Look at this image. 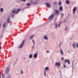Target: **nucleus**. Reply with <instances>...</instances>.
Masks as SVG:
<instances>
[{
    "instance_id": "f257e3e1",
    "label": "nucleus",
    "mask_w": 78,
    "mask_h": 78,
    "mask_svg": "<svg viewBox=\"0 0 78 78\" xmlns=\"http://www.w3.org/2000/svg\"><path fill=\"white\" fill-rule=\"evenodd\" d=\"M24 43H25V41H23L22 43L20 44V45L19 46L20 48H22L23 47V45H24Z\"/></svg>"
},
{
    "instance_id": "f03ea898",
    "label": "nucleus",
    "mask_w": 78,
    "mask_h": 78,
    "mask_svg": "<svg viewBox=\"0 0 78 78\" xmlns=\"http://www.w3.org/2000/svg\"><path fill=\"white\" fill-rule=\"evenodd\" d=\"M54 16V15L53 14L50 16L49 18H48V19L49 20H51L52 19H53V17Z\"/></svg>"
},
{
    "instance_id": "7ed1b4c3",
    "label": "nucleus",
    "mask_w": 78,
    "mask_h": 78,
    "mask_svg": "<svg viewBox=\"0 0 78 78\" xmlns=\"http://www.w3.org/2000/svg\"><path fill=\"white\" fill-rule=\"evenodd\" d=\"M55 66H58V67H60V66H61V63L60 62H56Z\"/></svg>"
},
{
    "instance_id": "20e7f679",
    "label": "nucleus",
    "mask_w": 78,
    "mask_h": 78,
    "mask_svg": "<svg viewBox=\"0 0 78 78\" xmlns=\"http://www.w3.org/2000/svg\"><path fill=\"white\" fill-rule=\"evenodd\" d=\"M55 14L57 15H59V11L57 10H55Z\"/></svg>"
},
{
    "instance_id": "39448f33",
    "label": "nucleus",
    "mask_w": 78,
    "mask_h": 78,
    "mask_svg": "<svg viewBox=\"0 0 78 78\" xmlns=\"http://www.w3.org/2000/svg\"><path fill=\"white\" fill-rule=\"evenodd\" d=\"M9 70H10L9 68L8 67L7 68L5 72L6 74L8 73H9Z\"/></svg>"
},
{
    "instance_id": "423d86ee",
    "label": "nucleus",
    "mask_w": 78,
    "mask_h": 78,
    "mask_svg": "<svg viewBox=\"0 0 78 78\" xmlns=\"http://www.w3.org/2000/svg\"><path fill=\"white\" fill-rule=\"evenodd\" d=\"M76 10V7H74L73 9V14L75 12V11Z\"/></svg>"
},
{
    "instance_id": "0eeeda50",
    "label": "nucleus",
    "mask_w": 78,
    "mask_h": 78,
    "mask_svg": "<svg viewBox=\"0 0 78 78\" xmlns=\"http://www.w3.org/2000/svg\"><path fill=\"white\" fill-rule=\"evenodd\" d=\"M44 38L45 40H48V38L47 37V36L45 35L44 36Z\"/></svg>"
},
{
    "instance_id": "6e6552de",
    "label": "nucleus",
    "mask_w": 78,
    "mask_h": 78,
    "mask_svg": "<svg viewBox=\"0 0 78 78\" xmlns=\"http://www.w3.org/2000/svg\"><path fill=\"white\" fill-rule=\"evenodd\" d=\"M37 57V55L36 54H35L34 55V59H36Z\"/></svg>"
},
{
    "instance_id": "1a4fd4ad",
    "label": "nucleus",
    "mask_w": 78,
    "mask_h": 78,
    "mask_svg": "<svg viewBox=\"0 0 78 78\" xmlns=\"http://www.w3.org/2000/svg\"><path fill=\"white\" fill-rule=\"evenodd\" d=\"M66 3L67 4V5H69L70 3V1L69 0H67L66 1Z\"/></svg>"
},
{
    "instance_id": "9d476101",
    "label": "nucleus",
    "mask_w": 78,
    "mask_h": 78,
    "mask_svg": "<svg viewBox=\"0 0 78 78\" xmlns=\"http://www.w3.org/2000/svg\"><path fill=\"white\" fill-rule=\"evenodd\" d=\"M65 62H68V63L69 64H70V62L69 61V60H66L65 61Z\"/></svg>"
},
{
    "instance_id": "9b49d317",
    "label": "nucleus",
    "mask_w": 78,
    "mask_h": 78,
    "mask_svg": "<svg viewBox=\"0 0 78 78\" xmlns=\"http://www.w3.org/2000/svg\"><path fill=\"white\" fill-rule=\"evenodd\" d=\"M46 5L48 7V8H50V4H49V3H46Z\"/></svg>"
},
{
    "instance_id": "f8f14e48",
    "label": "nucleus",
    "mask_w": 78,
    "mask_h": 78,
    "mask_svg": "<svg viewBox=\"0 0 78 78\" xmlns=\"http://www.w3.org/2000/svg\"><path fill=\"white\" fill-rule=\"evenodd\" d=\"M62 9H63L62 8V6H60L59 8V10L60 11H62Z\"/></svg>"
},
{
    "instance_id": "ddd939ff",
    "label": "nucleus",
    "mask_w": 78,
    "mask_h": 78,
    "mask_svg": "<svg viewBox=\"0 0 78 78\" xmlns=\"http://www.w3.org/2000/svg\"><path fill=\"white\" fill-rule=\"evenodd\" d=\"M20 9H18L17 10H16V13L17 14V13H18V12H19V11H20Z\"/></svg>"
},
{
    "instance_id": "4468645a",
    "label": "nucleus",
    "mask_w": 78,
    "mask_h": 78,
    "mask_svg": "<svg viewBox=\"0 0 78 78\" xmlns=\"http://www.w3.org/2000/svg\"><path fill=\"white\" fill-rule=\"evenodd\" d=\"M34 35H32L31 36H30V39H32L33 37H34Z\"/></svg>"
},
{
    "instance_id": "2eb2a0df",
    "label": "nucleus",
    "mask_w": 78,
    "mask_h": 78,
    "mask_svg": "<svg viewBox=\"0 0 78 78\" xmlns=\"http://www.w3.org/2000/svg\"><path fill=\"white\" fill-rule=\"evenodd\" d=\"M60 51L61 52V54L62 55H64V53L63 52V51H62V49H60Z\"/></svg>"
},
{
    "instance_id": "dca6fc26",
    "label": "nucleus",
    "mask_w": 78,
    "mask_h": 78,
    "mask_svg": "<svg viewBox=\"0 0 78 78\" xmlns=\"http://www.w3.org/2000/svg\"><path fill=\"white\" fill-rule=\"evenodd\" d=\"M33 57V55L32 54H30L29 55V58H32Z\"/></svg>"
},
{
    "instance_id": "f3484780",
    "label": "nucleus",
    "mask_w": 78,
    "mask_h": 78,
    "mask_svg": "<svg viewBox=\"0 0 78 78\" xmlns=\"http://www.w3.org/2000/svg\"><path fill=\"white\" fill-rule=\"evenodd\" d=\"M0 11H1V12H2L3 11V9L2 8H1L0 9Z\"/></svg>"
},
{
    "instance_id": "a211bd4d",
    "label": "nucleus",
    "mask_w": 78,
    "mask_h": 78,
    "mask_svg": "<svg viewBox=\"0 0 78 78\" xmlns=\"http://www.w3.org/2000/svg\"><path fill=\"white\" fill-rule=\"evenodd\" d=\"M73 47L74 48H75L76 44H73Z\"/></svg>"
},
{
    "instance_id": "6ab92c4d",
    "label": "nucleus",
    "mask_w": 78,
    "mask_h": 78,
    "mask_svg": "<svg viewBox=\"0 0 78 78\" xmlns=\"http://www.w3.org/2000/svg\"><path fill=\"white\" fill-rule=\"evenodd\" d=\"M5 25H6V23H4V24L3 25V27L4 28H5Z\"/></svg>"
},
{
    "instance_id": "aec40b11",
    "label": "nucleus",
    "mask_w": 78,
    "mask_h": 78,
    "mask_svg": "<svg viewBox=\"0 0 78 78\" xmlns=\"http://www.w3.org/2000/svg\"><path fill=\"white\" fill-rule=\"evenodd\" d=\"M45 69L46 70H50V69H49V68H48V67H46L45 68Z\"/></svg>"
},
{
    "instance_id": "412c9836",
    "label": "nucleus",
    "mask_w": 78,
    "mask_h": 78,
    "mask_svg": "<svg viewBox=\"0 0 78 78\" xmlns=\"http://www.w3.org/2000/svg\"><path fill=\"white\" fill-rule=\"evenodd\" d=\"M7 22L8 23H9V22H10V19H9V18L7 20Z\"/></svg>"
},
{
    "instance_id": "4be33fe9",
    "label": "nucleus",
    "mask_w": 78,
    "mask_h": 78,
    "mask_svg": "<svg viewBox=\"0 0 78 78\" xmlns=\"http://www.w3.org/2000/svg\"><path fill=\"white\" fill-rule=\"evenodd\" d=\"M2 78H5V75L3 74H2Z\"/></svg>"
},
{
    "instance_id": "5701e85b",
    "label": "nucleus",
    "mask_w": 78,
    "mask_h": 78,
    "mask_svg": "<svg viewBox=\"0 0 78 78\" xmlns=\"http://www.w3.org/2000/svg\"><path fill=\"white\" fill-rule=\"evenodd\" d=\"M16 12V11L13 10L12 11V13H15Z\"/></svg>"
},
{
    "instance_id": "b1692460",
    "label": "nucleus",
    "mask_w": 78,
    "mask_h": 78,
    "mask_svg": "<svg viewBox=\"0 0 78 78\" xmlns=\"http://www.w3.org/2000/svg\"><path fill=\"white\" fill-rule=\"evenodd\" d=\"M61 23H62V22H60V23L58 25V27H59V26H60Z\"/></svg>"
},
{
    "instance_id": "393cba45",
    "label": "nucleus",
    "mask_w": 78,
    "mask_h": 78,
    "mask_svg": "<svg viewBox=\"0 0 78 78\" xmlns=\"http://www.w3.org/2000/svg\"><path fill=\"white\" fill-rule=\"evenodd\" d=\"M27 6H30V3H27Z\"/></svg>"
},
{
    "instance_id": "a878e982",
    "label": "nucleus",
    "mask_w": 78,
    "mask_h": 78,
    "mask_svg": "<svg viewBox=\"0 0 78 78\" xmlns=\"http://www.w3.org/2000/svg\"><path fill=\"white\" fill-rule=\"evenodd\" d=\"M59 5H61V2H59Z\"/></svg>"
},
{
    "instance_id": "bb28decb",
    "label": "nucleus",
    "mask_w": 78,
    "mask_h": 78,
    "mask_svg": "<svg viewBox=\"0 0 78 78\" xmlns=\"http://www.w3.org/2000/svg\"><path fill=\"white\" fill-rule=\"evenodd\" d=\"M32 41H33V44H35V43L34 42V40H32Z\"/></svg>"
},
{
    "instance_id": "cd10ccee",
    "label": "nucleus",
    "mask_w": 78,
    "mask_h": 78,
    "mask_svg": "<svg viewBox=\"0 0 78 78\" xmlns=\"http://www.w3.org/2000/svg\"><path fill=\"white\" fill-rule=\"evenodd\" d=\"M49 51H48V50H47L46 51V52L47 53H49Z\"/></svg>"
},
{
    "instance_id": "c85d7f7f",
    "label": "nucleus",
    "mask_w": 78,
    "mask_h": 78,
    "mask_svg": "<svg viewBox=\"0 0 78 78\" xmlns=\"http://www.w3.org/2000/svg\"><path fill=\"white\" fill-rule=\"evenodd\" d=\"M64 68H66V65H65V64H64Z\"/></svg>"
},
{
    "instance_id": "c756f323",
    "label": "nucleus",
    "mask_w": 78,
    "mask_h": 78,
    "mask_svg": "<svg viewBox=\"0 0 78 78\" xmlns=\"http://www.w3.org/2000/svg\"><path fill=\"white\" fill-rule=\"evenodd\" d=\"M44 75L45 76H46V73L45 72H44Z\"/></svg>"
},
{
    "instance_id": "7c9ffc66",
    "label": "nucleus",
    "mask_w": 78,
    "mask_h": 78,
    "mask_svg": "<svg viewBox=\"0 0 78 78\" xmlns=\"http://www.w3.org/2000/svg\"><path fill=\"white\" fill-rule=\"evenodd\" d=\"M54 5H56L57 4V2H55L54 3Z\"/></svg>"
},
{
    "instance_id": "2f4dec72",
    "label": "nucleus",
    "mask_w": 78,
    "mask_h": 78,
    "mask_svg": "<svg viewBox=\"0 0 78 78\" xmlns=\"http://www.w3.org/2000/svg\"><path fill=\"white\" fill-rule=\"evenodd\" d=\"M63 16H64V14H61V16L62 17Z\"/></svg>"
},
{
    "instance_id": "473e14b6",
    "label": "nucleus",
    "mask_w": 78,
    "mask_h": 78,
    "mask_svg": "<svg viewBox=\"0 0 78 78\" xmlns=\"http://www.w3.org/2000/svg\"><path fill=\"white\" fill-rule=\"evenodd\" d=\"M34 48V46H32V48H33H33Z\"/></svg>"
},
{
    "instance_id": "72a5a7b5",
    "label": "nucleus",
    "mask_w": 78,
    "mask_h": 78,
    "mask_svg": "<svg viewBox=\"0 0 78 78\" xmlns=\"http://www.w3.org/2000/svg\"><path fill=\"white\" fill-rule=\"evenodd\" d=\"M61 59L62 60H64V58H62Z\"/></svg>"
},
{
    "instance_id": "f704fd0d",
    "label": "nucleus",
    "mask_w": 78,
    "mask_h": 78,
    "mask_svg": "<svg viewBox=\"0 0 78 78\" xmlns=\"http://www.w3.org/2000/svg\"><path fill=\"white\" fill-rule=\"evenodd\" d=\"M23 2H25L26 1V0H22Z\"/></svg>"
},
{
    "instance_id": "c9c22d12",
    "label": "nucleus",
    "mask_w": 78,
    "mask_h": 78,
    "mask_svg": "<svg viewBox=\"0 0 78 78\" xmlns=\"http://www.w3.org/2000/svg\"><path fill=\"white\" fill-rule=\"evenodd\" d=\"M78 44H77V46H76L77 48H78Z\"/></svg>"
},
{
    "instance_id": "e433bc0d",
    "label": "nucleus",
    "mask_w": 78,
    "mask_h": 78,
    "mask_svg": "<svg viewBox=\"0 0 78 78\" xmlns=\"http://www.w3.org/2000/svg\"><path fill=\"white\" fill-rule=\"evenodd\" d=\"M67 29V27H66V29H65V30H66Z\"/></svg>"
},
{
    "instance_id": "4c0bfd02",
    "label": "nucleus",
    "mask_w": 78,
    "mask_h": 78,
    "mask_svg": "<svg viewBox=\"0 0 78 78\" xmlns=\"http://www.w3.org/2000/svg\"><path fill=\"white\" fill-rule=\"evenodd\" d=\"M55 25H56V26H55V27L56 28H57V24H56Z\"/></svg>"
},
{
    "instance_id": "58836bf2",
    "label": "nucleus",
    "mask_w": 78,
    "mask_h": 78,
    "mask_svg": "<svg viewBox=\"0 0 78 78\" xmlns=\"http://www.w3.org/2000/svg\"><path fill=\"white\" fill-rule=\"evenodd\" d=\"M21 73H23V71H22V70H21Z\"/></svg>"
},
{
    "instance_id": "ea45409f",
    "label": "nucleus",
    "mask_w": 78,
    "mask_h": 78,
    "mask_svg": "<svg viewBox=\"0 0 78 78\" xmlns=\"http://www.w3.org/2000/svg\"><path fill=\"white\" fill-rule=\"evenodd\" d=\"M46 70H47L45 69V70L44 71V72H45V73L46 72Z\"/></svg>"
},
{
    "instance_id": "a19ab883",
    "label": "nucleus",
    "mask_w": 78,
    "mask_h": 78,
    "mask_svg": "<svg viewBox=\"0 0 78 78\" xmlns=\"http://www.w3.org/2000/svg\"><path fill=\"white\" fill-rule=\"evenodd\" d=\"M1 50V46L0 45V50Z\"/></svg>"
},
{
    "instance_id": "79ce46f5",
    "label": "nucleus",
    "mask_w": 78,
    "mask_h": 78,
    "mask_svg": "<svg viewBox=\"0 0 78 78\" xmlns=\"http://www.w3.org/2000/svg\"><path fill=\"white\" fill-rule=\"evenodd\" d=\"M0 78H1V76L0 75Z\"/></svg>"
},
{
    "instance_id": "37998d69",
    "label": "nucleus",
    "mask_w": 78,
    "mask_h": 78,
    "mask_svg": "<svg viewBox=\"0 0 78 78\" xmlns=\"http://www.w3.org/2000/svg\"><path fill=\"white\" fill-rule=\"evenodd\" d=\"M64 21H63V23H64Z\"/></svg>"
},
{
    "instance_id": "c03bdc74",
    "label": "nucleus",
    "mask_w": 78,
    "mask_h": 78,
    "mask_svg": "<svg viewBox=\"0 0 78 78\" xmlns=\"http://www.w3.org/2000/svg\"><path fill=\"white\" fill-rule=\"evenodd\" d=\"M38 1H39V0H37Z\"/></svg>"
}]
</instances>
